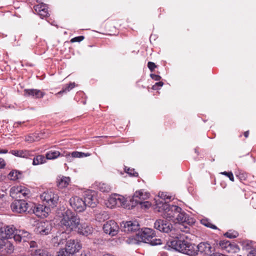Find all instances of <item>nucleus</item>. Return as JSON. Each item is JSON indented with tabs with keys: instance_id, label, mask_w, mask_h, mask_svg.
<instances>
[{
	"instance_id": "obj_1",
	"label": "nucleus",
	"mask_w": 256,
	"mask_h": 256,
	"mask_svg": "<svg viewBox=\"0 0 256 256\" xmlns=\"http://www.w3.org/2000/svg\"><path fill=\"white\" fill-rule=\"evenodd\" d=\"M169 247L176 251L190 256H202L210 255L212 252V246L205 242L196 245L187 240H174L167 242Z\"/></svg>"
},
{
	"instance_id": "obj_2",
	"label": "nucleus",
	"mask_w": 256,
	"mask_h": 256,
	"mask_svg": "<svg viewBox=\"0 0 256 256\" xmlns=\"http://www.w3.org/2000/svg\"><path fill=\"white\" fill-rule=\"evenodd\" d=\"M0 237L4 240L13 238L16 242H25L31 238V234L24 230H16L14 226H8L0 229Z\"/></svg>"
},
{
	"instance_id": "obj_3",
	"label": "nucleus",
	"mask_w": 256,
	"mask_h": 256,
	"mask_svg": "<svg viewBox=\"0 0 256 256\" xmlns=\"http://www.w3.org/2000/svg\"><path fill=\"white\" fill-rule=\"evenodd\" d=\"M80 222L78 216L69 210L63 214L60 220L62 226L68 231H72L76 228L79 226Z\"/></svg>"
},
{
	"instance_id": "obj_4",
	"label": "nucleus",
	"mask_w": 256,
	"mask_h": 256,
	"mask_svg": "<svg viewBox=\"0 0 256 256\" xmlns=\"http://www.w3.org/2000/svg\"><path fill=\"white\" fill-rule=\"evenodd\" d=\"M173 207H178V206L170 205L167 202H164L162 201L156 200V209L162 212V216L168 220H171L172 218H174L173 214L175 210H174Z\"/></svg>"
},
{
	"instance_id": "obj_5",
	"label": "nucleus",
	"mask_w": 256,
	"mask_h": 256,
	"mask_svg": "<svg viewBox=\"0 0 256 256\" xmlns=\"http://www.w3.org/2000/svg\"><path fill=\"white\" fill-rule=\"evenodd\" d=\"M180 215L176 218L175 222H178L180 224V229L182 231L188 232L189 230V228L186 224L190 226L194 222V218H190L184 211L182 210L180 212Z\"/></svg>"
},
{
	"instance_id": "obj_6",
	"label": "nucleus",
	"mask_w": 256,
	"mask_h": 256,
	"mask_svg": "<svg viewBox=\"0 0 256 256\" xmlns=\"http://www.w3.org/2000/svg\"><path fill=\"white\" fill-rule=\"evenodd\" d=\"M40 199L44 204L50 208L56 206L58 200V196L51 190L45 192L40 195Z\"/></svg>"
},
{
	"instance_id": "obj_7",
	"label": "nucleus",
	"mask_w": 256,
	"mask_h": 256,
	"mask_svg": "<svg viewBox=\"0 0 256 256\" xmlns=\"http://www.w3.org/2000/svg\"><path fill=\"white\" fill-rule=\"evenodd\" d=\"M52 226L48 221H40L36 224L34 232L37 234L46 236L49 234L52 230Z\"/></svg>"
},
{
	"instance_id": "obj_8",
	"label": "nucleus",
	"mask_w": 256,
	"mask_h": 256,
	"mask_svg": "<svg viewBox=\"0 0 256 256\" xmlns=\"http://www.w3.org/2000/svg\"><path fill=\"white\" fill-rule=\"evenodd\" d=\"M30 192L28 189L24 186H14L10 190V195L12 198L28 197Z\"/></svg>"
},
{
	"instance_id": "obj_9",
	"label": "nucleus",
	"mask_w": 256,
	"mask_h": 256,
	"mask_svg": "<svg viewBox=\"0 0 256 256\" xmlns=\"http://www.w3.org/2000/svg\"><path fill=\"white\" fill-rule=\"evenodd\" d=\"M104 232L111 236H116L119 232V226L118 224L113 220L106 222L103 226Z\"/></svg>"
},
{
	"instance_id": "obj_10",
	"label": "nucleus",
	"mask_w": 256,
	"mask_h": 256,
	"mask_svg": "<svg viewBox=\"0 0 256 256\" xmlns=\"http://www.w3.org/2000/svg\"><path fill=\"white\" fill-rule=\"evenodd\" d=\"M10 208L14 212L23 213L27 210L28 204L24 200H14L11 204Z\"/></svg>"
},
{
	"instance_id": "obj_11",
	"label": "nucleus",
	"mask_w": 256,
	"mask_h": 256,
	"mask_svg": "<svg viewBox=\"0 0 256 256\" xmlns=\"http://www.w3.org/2000/svg\"><path fill=\"white\" fill-rule=\"evenodd\" d=\"M70 204L72 208L77 212H82L86 208L84 200L78 196L72 197L70 200Z\"/></svg>"
},
{
	"instance_id": "obj_12",
	"label": "nucleus",
	"mask_w": 256,
	"mask_h": 256,
	"mask_svg": "<svg viewBox=\"0 0 256 256\" xmlns=\"http://www.w3.org/2000/svg\"><path fill=\"white\" fill-rule=\"evenodd\" d=\"M14 247L12 244L8 240L0 237V255L5 256L10 254L14 251Z\"/></svg>"
},
{
	"instance_id": "obj_13",
	"label": "nucleus",
	"mask_w": 256,
	"mask_h": 256,
	"mask_svg": "<svg viewBox=\"0 0 256 256\" xmlns=\"http://www.w3.org/2000/svg\"><path fill=\"white\" fill-rule=\"evenodd\" d=\"M84 200L86 204V206L95 207L98 202L96 192L92 190L86 192L84 194Z\"/></svg>"
},
{
	"instance_id": "obj_14",
	"label": "nucleus",
	"mask_w": 256,
	"mask_h": 256,
	"mask_svg": "<svg viewBox=\"0 0 256 256\" xmlns=\"http://www.w3.org/2000/svg\"><path fill=\"white\" fill-rule=\"evenodd\" d=\"M154 228L161 232L168 233L172 230V226L166 220L160 219L154 222Z\"/></svg>"
},
{
	"instance_id": "obj_15",
	"label": "nucleus",
	"mask_w": 256,
	"mask_h": 256,
	"mask_svg": "<svg viewBox=\"0 0 256 256\" xmlns=\"http://www.w3.org/2000/svg\"><path fill=\"white\" fill-rule=\"evenodd\" d=\"M50 212V208L44 204H38L34 209V213L38 217L46 218Z\"/></svg>"
},
{
	"instance_id": "obj_16",
	"label": "nucleus",
	"mask_w": 256,
	"mask_h": 256,
	"mask_svg": "<svg viewBox=\"0 0 256 256\" xmlns=\"http://www.w3.org/2000/svg\"><path fill=\"white\" fill-rule=\"evenodd\" d=\"M122 230L126 233L133 232L138 230L140 226L138 222L128 221L123 223Z\"/></svg>"
},
{
	"instance_id": "obj_17",
	"label": "nucleus",
	"mask_w": 256,
	"mask_h": 256,
	"mask_svg": "<svg viewBox=\"0 0 256 256\" xmlns=\"http://www.w3.org/2000/svg\"><path fill=\"white\" fill-rule=\"evenodd\" d=\"M40 4L34 6V8L35 12L43 18L48 14V6L43 2H41V0H36Z\"/></svg>"
},
{
	"instance_id": "obj_18",
	"label": "nucleus",
	"mask_w": 256,
	"mask_h": 256,
	"mask_svg": "<svg viewBox=\"0 0 256 256\" xmlns=\"http://www.w3.org/2000/svg\"><path fill=\"white\" fill-rule=\"evenodd\" d=\"M220 246L222 250L228 253L236 252L239 250V248L237 246L232 244L228 240H221L220 242Z\"/></svg>"
},
{
	"instance_id": "obj_19",
	"label": "nucleus",
	"mask_w": 256,
	"mask_h": 256,
	"mask_svg": "<svg viewBox=\"0 0 256 256\" xmlns=\"http://www.w3.org/2000/svg\"><path fill=\"white\" fill-rule=\"evenodd\" d=\"M65 248L67 250H69V252L74 254L76 252H78L81 248V246L77 241L70 239L66 242Z\"/></svg>"
},
{
	"instance_id": "obj_20",
	"label": "nucleus",
	"mask_w": 256,
	"mask_h": 256,
	"mask_svg": "<svg viewBox=\"0 0 256 256\" xmlns=\"http://www.w3.org/2000/svg\"><path fill=\"white\" fill-rule=\"evenodd\" d=\"M78 232V234L88 236L92 234L93 229L92 228L87 224H80L77 227Z\"/></svg>"
},
{
	"instance_id": "obj_21",
	"label": "nucleus",
	"mask_w": 256,
	"mask_h": 256,
	"mask_svg": "<svg viewBox=\"0 0 256 256\" xmlns=\"http://www.w3.org/2000/svg\"><path fill=\"white\" fill-rule=\"evenodd\" d=\"M24 95L26 96H31L32 98H42L44 95V93L36 89H25Z\"/></svg>"
},
{
	"instance_id": "obj_22",
	"label": "nucleus",
	"mask_w": 256,
	"mask_h": 256,
	"mask_svg": "<svg viewBox=\"0 0 256 256\" xmlns=\"http://www.w3.org/2000/svg\"><path fill=\"white\" fill-rule=\"evenodd\" d=\"M90 154H86L82 152H79L77 151H74L72 152L66 153L64 156L66 158V160L68 162H71L73 160L74 158H83L87 156H89Z\"/></svg>"
},
{
	"instance_id": "obj_23",
	"label": "nucleus",
	"mask_w": 256,
	"mask_h": 256,
	"mask_svg": "<svg viewBox=\"0 0 256 256\" xmlns=\"http://www.w3.org/2000/svg\"><path fill=\"white\" fill-rule=\"evenodd\" d=\"M154 233L153 230L150 228H146L140 233V238L142 241L146 243H148L150 238H152V235Z\"/></svg>"
},
{
	"instance_id": "obj_24",
	"label": "nucleus",
	"mask_w": 256,
	"mask_h": 256,
	"mask_svg": "<svg viewBox=\"0 0 256 256\" xmlns=\"http://www.w3.org/2000/svg\"><path fill=\"white\" fill-rule=\"evenodd\" d=\"M42 138H43V134L41 133H34L26 136L25 140L26 142H32L38 141Z\"/></svg>"
},
{
	"instance_id": "obj_25",
	"label": "nucleus",
	"mask_w": 256,
	"mask_h": 256,
	"mask_svg": "<svg viewBox=\"0 0 256 256\" xmlns=\"http://www.w3.org/2000/svg\"><path fill=\"white\" fill-rule=\"evenodd\" d=\"M22 177V172L18 170H14L10 172L8 178L12 180H16L21 179Z\"/></svg>"
},
{
	"instance_id": "obj_26",
	"label": "nucleus",
	"mask_w": 256,
	"mask_h": 256,
	"mask_svg": "<svg viewBox=\"0 0 256 256\" xmlns=\"http://www.w3.org/2000/svg\"><path fill=\"white\" fill-rule=\"evenodd\" d=\"M60 156H64V155L61 154L59 151L50 150L47 152L46 154V158L48 160H54Z\"/></svg>"
},
{
	"instance_id": "obj_27",
	"label": "nucleus",
	"mask_w": 256,
	"mask_h": 256,
	"mask_svg": "<svg viewBox=\"0 0 256 256\" xmlns=\"http://www.w3.org/2000/svg\"><path fill=\"white\" fill-rule=\"evenodd\" d=\"M70 181L69 177L62 176L58 180V186L61 188H66L69 184Z\"/></svg>"
},
{
	"instance_id": "obj_28",
	"label": "nucleus",
	"mask_w": 256,
	"mask_h": 256,
	"mask_svg": "<svg viewBox=\"0 0 256 256\" xmlns=\"http://www.w3.org/2000/svg\"><path fill=\"white\" fill-rule=\"evenodd\" d=\"M95 216L96 220L98 222H103L109 218L108 213L105 211L96 212Z\"/></svg>"
},
{
	"instance_id": "obj_29",
	"label": "nucleus",
	"mask_w": 256,
	"mask_h": 256,
	"mask_svg": "<svg viewBox=\"0 0 256 256\" xmlns=\"http://www.w3.org/2000/svg\"><path fill=\"white\" fill-rule=\"evenodd\" d=\"M12 154L15 156L27 158L30 156V152L26 150H12Z\"/></svg>"
},
{
	"instance_id": "obj_30",
	"label": "nucleus",
	"mask_w": 256,
	"mask_h": 256,
	"mask_svg": "<svg viewBox=\"0 0 256 256\" xmlns=\"http://www.w3.org/2000/svg\"><path fill=\"white\" fill-rule=\"evenodd\" d=\"M116 198L114 194L110 196L108 199L106 204L108 208H112L116 206Z\"/></svg>"
},
{
	"instance_id": "obj_31",
	"label": "nucleus",
	"mask_w": 256,
	"mask_h": 256,
	"mask_svg": "<svg viewBox=\"0 0 256 256\" xmlns=\"http://www.w3.org/2000/svg\"><path fill=\"white\" fill-rule=\"evenodd\" d=\"M46 158L42 155H38L34 157L33 160L32 164L34 165H38L44 164L46 162Z\"/></svg>"
},
{
	"instance_id": "obj_32",
	"label": "nucleus",
	"mask_w": 256,
	"mask_h": 256,
	"mask_svg": "<svg viewBox=\"0 0 256 256\" xmlns=\"http://www.w3.org/2000/svg\"><path fill=\"white\" fill-rule=\"evenodd\" d=\"M98 189L102 192H108L111 190V186L106 183H100L98 186Z\"/></svg>"
},
{
	"instance_id": "obj_33",
	"label": "nucleus",
	"mask_w": 256,
	"mask_h": 256,
	"mask_svg": "<svg viewBox=\"0 0 256 256\" xmlns=\"http://www.w3.org/2000/svg\"><path fill=\"white\" fill-rule=\"evenodd\" d=\"M116 202V206L120 207L122 206L125 204V200L124 197H123L122 196L114 194Z\"/></svg>"
},
{
	"instance_id": "obj_34",
	"label": "nucleus",
	"mask_w": 256,
	"mask_h": 256,
	"mask_svg": "<svg viewBox=\"0 0 256 256\" xmlns=\"http://www.w3.org/2000/svg\"><path fill=\"white\" fill-rule=\"evenodd\" d=\"M152 246L159 245L162 244V240L159 238H156L152 235V238L148 242Z\"/></svg>"
},
{
	"instance_id": "obj_35",
	"label": "nucleus",
	"mask_w": 256,
	"mask_h": 256,
	"mask_svg": "<svg viewBox=\"0 0 256 256\" xmlns=\"http://www.w3.org/2000/svg\"><path fill=\"white\" fill-rule=\"evenodd\" d=\"M134 196V198H138L140 200H144L146 198L148 197V194H144L142 190L138 191L135 192Z\"/></svg>"
},
{
	"instance_id": "obj_36",
	"label": "nucleus",
	"mask_w": 256,
	"mask_h": 256,
	"mask_svg": "<svg viewBox=\"0 0 256 256\" xmlns=\"http://www.w3.org/2000/svg\"><path fill=\"white\" fill-rule=\"evenodd\" d=\"M174 210H175L174 213L173 214L174 218H172L171 221L174 222H176V218L180 215V212L182 211V208L178 206V207H173Z\"/></svg>"
},
{
	"instance_id": "obj_37",
	"label": "nucleus",
	"mask_w": 256,
	"mask_h": 256,
	"mask_svg": "<svg viewBox=\"0 0 256 256\" xmlns=\"http://www.w3.org/2000/svg\"><path fill=\"white\" fill-rule=\"evenodd\" d=\"M202 224L203 225L205 226H206L211 228L212 229L216 230L218 228L215 225L212 224L208 220H202Z\"/></svg>"
},
{
	"instance_id": "obj_38",
	"label": "nucleus",
	"mask_w": 256,
	"mask_h": 256,
	"mask_svg": "<svg viewBox=\"0 0 256 256\" xmlns=\"http://www.w3.org/2000/svg\"><path fill=\"white\" fill-rule=\"evenodd\" d=\"M224 236L227 238H236L238 236V234L236 231L229 230L224 234Z\"/></svg>"
},
{
	"instance_id": "obj_39",
	"label": "nucleus",
	"mask_w": 256,
	"mask_h": 256,
	"mask_svg": "<svg viewBox=\"0 0 256 256\" xmlns=\"http://www.w3.org/2000/svg\"><path fill=\"white\" fill-rule=\"evenodd\" d=\"M58 256H74V254L69 252V250H67L65 248L60 250Z\"/></svg>"
},
{
	"instance_id": "obj_40",
	"label": "nucleus",
	"mask_w": 256,
	"mask_h": 256,
	"mask_svg": "<svg viewBox=\"0 0 256 256\" xmlns=\"http://www.w3.org/2000/svg\"><path fill=\"white\" fill-rule=\"evenodd\" d=\"M158 196L160 198H162L163 200H170L172 198V196H168L166 192H160L158 193Z\"/></svg>"
},
{
	"instance_id": "obj_41",
	"label": "nucleus",
	"mask_w": 256,
	"mask_h": 256,
	"mask_svg": "<svg viewBox=\"0 0 256 256\" xmlns=\"http://www.w3.org/2000/svg\"><path fill=\"white\" fill-rule=\"evenodd\" d=\"M125 171L126 173L129 174L131 176H138V173L136 172H134V169H131L129 168H126Z\"/></svg>"
},
{
	"instance_id": "obj_42",
	"label": "nucleus",
	"mask_w": 256,
	"mask_h": 256,
	"mask_svg": "<svg viewBox=\"0 0 256 256\" xmlns=\"http://www.w3.org/2000/svg\"><path fill=\"white\" fill-rule=\"evenodd\" d=\"M220 174H223V175H224V176H228L231 181H232V182L234 181V177L233 174L232 173V172H222Z\"/></svg>"
},
{
	"instance_id": "obj_43",
	"label": "nucleus",
	"mask_w": 256,
	"mask_h": 256,
	"mask_svg": "<svg viewBox=\"0 0 256 256\" xmlns=\"http://www.w3.org/2000/svg\"><path fill=\"white\" fill-rule=\"evenodd\" d=\"M84 38V36H76L70 40L71 42H80L83 40Z\"/></svg>"
},
{
	"instance_id": "obj_44",
	"label": "nucleus",
	"mask_w": 256,
	"mask_h": 256,
	"mask_svg": "<svg viewBox=\"0 0 256 256\" xmlns=\"http://www.w3.org/2000/svg\"><path fill=\"white\" fill-rule=\"evenodd\" d=\"M70 90V88H69L68 84L66 85L64 88H62V90L60 91L59 92H58V93H56V95H59V94H62L64 93H66L67 92H69Z\"/></svg>"
},
{
	"instance_id": "obj_45",
	"label": "nucleus",
	"mask_w": 256,
	"mask_h": 256,
	"mask_svg": "<svg viewBox=\"0 0 256 256\" xmlns=\"http://www.w3.org/2000/svg\"><path fill=\"white\" fill-rule=\"evenodd\" d=\"M156 66V65L153 62H150L148 64V67L151 72H152Z\"/></svg>"
},
{
	"instance_id": "obj_46",
	"label": "nucleus",
	"mask_w": 256,
	"mask_h": 256,
	"mask_svg": "<svg viewBox=\"0 0 256 256\" xmlns=\"http://www.w3.org/2000/svg\"><path fill=\"white\" fill-rule=\"evenodd\" d=\"M163 84L164 83L162 82H156L155 84L152 86V88L154 90H156L158 89V87L162 86Z\"/></svg>"
},
{
	"instance_id": "obj_47",
	"label": "nucleus",
	"mask_w": 256,
	"mask_h": 256,
	"mask_svg": "<svg viewBox=\"0 0 256 256\" xmlns=\"http://www.w3.org/2000/svg\"><path fill=\"white\" fill-rule=\"evenodd\" d=\"M150 77L154 80L156 81H158L160 80L161 77L159 75L155 74H150Z\"/></svg>"
},
{
	"instance_id": "obj_48",
	"label": "nucleus",
	"mask_w": 256,
	"mask_h": 256,
	"mask_svg": "<svg viewBox=\"0 0 256 256\" xmlns=\"http://www.w3.org/2000/svg\"><path fill=\"white\" fill-rule=\"evenodd\" d=\"M6 165V164L4 160L2 158H0V168H4Z\"/></svg>"
},
{
	"instance_id": "obj_49",
	"label": "nucleus",
	"mask_w": 256,
	"mask_h": 256,
	"mask_svg": "<svg viewBox=\"0 0 256 256\" xmlns=\"http://www.w3.org/2000/svg\"><path fill=\"white\" fill-rule=\"evenodd\" d=\"M248 256H256V250H251L248 252Z\"/></svg>"
},
{
	"instance_id": "obj_50",
	"label": "nucleus",
	"mask_w": 256,
	"mask_h": 256,
	"mask_svg": "<svg viewBox=\"0 0 256 256\" xmlns=\"http://www.w3.org/2000/svg\"><path fill=\"white\" fill-rule=\"evenodd\" d=\"M66 234V233L62 232V238H63ZM64 242H65V239L62 238V240H60V242H58V244H64Z\"/></svg>"
},
{
	"instance_id": "obj_51",
	"label": "nucleus",
	"mask_w": 256,
	"mask_h": 256,
	"mask_svg": "<svg viewBox=\"0 0 256 256\" xmlns=\"http://www.w3.org/2000/svg\"><path fill=\"white\" fill-rule=\"evenodd\" d=\"M8 150L6 149H1L0 148V154H4L8 153Z\"/></svg>"
},
{
	"instance_id": "obj_52",
	"label": "nucleus",
	"mask_w": 256,
	"mask_h": 256,
	"mask_svg": "<svg viewBox=\"0 0 256 256\" xmlns=\"http://www.w3.org/2000/svg\"><path fill=\"white\" fill-rule=\"evenodd\" d=\"M69 88H70V90L72 89L74 86H75V84L74 82H72V83H70L68 84Z\"/></svg>"
},
{
	"instance_id": "obj_53",
	"label": "nucleus",
	"mask_w": 256,
	"mask_h": 256,
	"mask_svg": "<svg viewBox=\"0 0 256 256\" xmlns=\"http://www.w3.org/2000/svg\"><path fill=\"white\" fill-rule=\"evenodd\" d=\"M143 204H144V206L145 208H148L149 206H150V202H144Z\"/></svg>"
},
{
	"instance_id": "obj_54",
	"label": "nucleus",
	"mask_w": 256,
	"mask_h": 256,
	"mask_svg": "<svg viewBox=\"0 0 256 256\" xmlns=\"http://www.w3.org/2000/svg\"><path fill=\"white\" fill-rule=\"evenodd\" d=\"M22 122H16L14 124V127H18L20 124Z\"/></svg>"
},
{
	"instance_id": "obj_55",
	"label": "nucleus",
	"mask_w": 256,
	"mask_h": 256,
	"mask_svg": "<svg viewBox=\"0 0 256 256\" xmlns=\"http://www.w3.org/2000/svg\"><path fill=\"white\" fill-rule=\"evenodd\" d=\"M4 196V194H0V204L2 203V198Z\"/></svg>"
},
{
	"instance_id": "obj_56",
	"label": "nucleus",
	"mask_w": 256,
	"mask_h": 256,
	"mask_svg": "<svg viewBox=\"0 0 256 256\" xmlns=\"http://www.w3.org/2000/svg\"><path fill=\"white\" fill-rule=\"evenodd\" d=\"M248 134H249V132L248 131H246L244 132V136L246 138H248Z\"/></svg>"
},
{
	"instance_id": "obj_57",
	"label": "nucleus",
	"mask_w": 256,
	"mask_h": 256,
	"mask_svg": "<svg viewBox=\"0 0 256 256\" xmlns=\"http://www.w3.org/2000/svg\"><path fill=\"white\" fill-rule=\"evenodd\" d=\"M138 202H139V203H140V204H142V202H140V201H138Z\"/></svg>"
},
{
	"instance_id": "obj_58",
	"label": "nucleus",
	"mask_w": 256,
	"mask_h": 256,
	"mask_svg": "<svg viewBox=\"0 0 256 256\" xmlns=\"http://www.w3.org/2000/svg\"><path fill=\"white\" fill-rule=\"evenodd\" d=\"M238 256H241V255H239Z\"/></svg>"
}]
</instances>
